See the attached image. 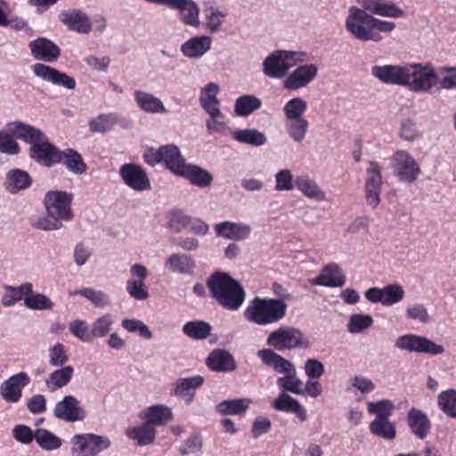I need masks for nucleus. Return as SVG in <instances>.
Listing matches in <instances>:
<instances>
[{
	"mask_svg": "<svg viewBox=\"0 0 456 456\" xmlns=\"http://www.w3.org/2000/svg\"><path fill=\"white\" fill-rule=\"evenodd\" d=\"M346 30L356 40L379 43L380 32L390 33L395 28L393 21L379 19L358 6H349L345 19Z\"/></svg>",
	"mask_w": 456,
	"mask_h": 456,
	"instance_id": "1",
	"label": "nucleus"
},
{
	"mask_svg": "<svg viewBox=\"0 0 456 456\" xmlns=\"http://www.w3.org/2000/svg\"><path fill=\"white\" fill-rule=\"evenodd\" d=\"M207 286L212 297L226 310L237 311L244 303V289L225 273H212L207 281Z\"/></svg>",
	"mask_w": 456,
	"mask_h": 456,
	"instance_id": "2",
	"label": "nucleus"
},
{
	"mask_svg": "<svg viewBox=\"0 0 456 456\" xmlns=\"http://www.w3.org/2000/svg\"><path fill=\"white\" fill-rule=\"evenodd\" d=\"M287 304L280 298L259 297L251 300L245 309V318L255 324L266 326L281 321L287 313Z\"/></svg>",
	"mask_w": 456,
	"mask_h": 456,
	"instance_id": "3",
	"label": "nucleus"
},
{
	"mask_svg": "<svg viewBox=\"0 0 456 456\" xmlns=\"http://www.w3.org/2000/svg\"><path fill=\"white\" fill-rule=\"evenodd\" d=\"M307 60L308 53L304 51L275 50L264 59L262 71L266 77L285 79L293 67Z\"/></svg>",
	"mask_w": 456,
	"mask_h": 456,
	"instance_id": "4",
	"label": "nucleus"
},
{
	"mask_svg": "<svg viewBox=\"0 0 456 456\" xmlns=\"http://www.w3.org/2000/svg\"><path fill=\"white\" fill-rule=\"evenodd\" d=\"M437 82V75L431 63L406 62L404 87L414 93L430 91Z\"/></svg>",
	"mask_w": 456,
	"mask_h": 456,
	"instance_id": "5",
	"label": "nucleus"
},
{
	"mask_svg": "<svg viewBox=\"0 0 456 456\" xmlns=\"http://www.w3.org/2000/svg\"><path fill=\"white\" fill-rule=\"evenodd\" d=\"M266 345L278 352L294 349H307L311 343L307 336L297 328L281 326L270 332Z\"/></svg>",
	"mask_w": 456,
	"mask_h": 456,
	"instance_id": "6",
	"label": "nucleus"
},
{
	"mask_svg": "<svg viewBox=\"0 0 456 456\" xmlns=\"http://www.w3.org/2000/svg\"><path fill=\"white\" fill-rule=\"evenodd\" d=\"M71 202L72 195L62 191H50L44 200L46 213L60 222H69L73 218Z\"/></svg>",
	"mask_w": 456,
	"mask_h": 456,
	"instance_id": "7",
	"label": "nucleus"
},
{
	"mask_svg": "<svg viewBox=\"0 0 456 456\" xmlns=\"http://www.w3.org/2000/svg\"><path fill=\"white\" fill-rule=\"evenodd\" d=\"M71 443V452L75 456H96L110 446V440L107 436L94 434L75 435Z\"/></svg>",
	"mask_w": 456,
	"mask_h": 456,
	"instance_id": "8",
	"label": "nucleus"
},
{
	"mask_svg": "<svg viewBox=\"0 0 456 456\" xmlns=\"http://www.w3.org/2000/svg\"><path fill=\"white\" fill-rule=\"evenodd\" d=\"M148 4H154L176 10L180 20L186 26L197 28L200 26V7L193 0H143Z\"/></svg>",
	"mask_w": 456,
	"mask_h": 456,
	"instance_id": "9",
	"label": "nucleus"
},
{
	"mask_svg": "<svg viewBox=\"0 0 456 456\" xmlns=\"http://www.w3.org/2000/svg\"><path fill=\"white\" fill-rule=\"evenodd\" d=\"M391 161L394 174L401 182L411 183L420 174L419 164L406 151H397Z\"/></svg>",
	"mask_w": 456,
	"mask_h": 456,
	"instance_id": "10",
	"label": "nucleus"
},
{
	"mask_svg": "<svg viewBox=\"0 0 456 456\" xmlns=\"http://www.w3.org/2000/svg\"><path fill=\"white\" fill-rule=\"evenodd\" d=\"M395 346L401 350L431 355L441 354L444 351L443 346L436 344L425 337L414 334H406L398 337Z\"/></svg>",
	"mask_w": 456,
	"mask_h": 456,
	"instance_id": "11",
	"label": "nucleus"
},
{
	"mask_svg": "<svg viewBox=\"0 0 456 456\" xmlns=\"http://www.w3.org/2000/svg\"><path fill=\"white\" fill-rule=\"evenodd\" d=\"M53 412L56 419L67 423L83 421L86 417V411L80 401L72 395H64L58 401Z\"/></svg>",
	"mask_w": 456,
	"mask_h": 456,
	"instance_id": "12",
	"label": "nucleus"
},
{
	"mask_svg": "<svg viewBox=\"0 0 456 456\" xmlns=\"http://www.w3.org/2000/svg\"><path fill=\"white\" fill-rule=\"evenodd\" d=\"M365 298L372 304L391 306L400 303L405 296L403 288L398 283H391L383 288L372 287L366 290Z\"/></svg>",
	"mask_w": 456,
	"mask_h": 456,
	"instance_id": "13",
	"label": "nucleus"
},
{
	"mask_svg": "<svg viewBox=\"0 0 456 456\" xmlns=\"http://www.w3.org/2000/svg\"><path fill=\"white\" fill-rule=\"evenodd\" d=\"M319 67L314 63L298 65L292 72L288 73L283 80V87L289 91H297L306 87L317 77Z\"/></svg>",
	"mask_w": 456,
	"mask_h": 456,
	"instance_id": "14",
	"label": "nucleus"
},
{
	"mask_svg": "<svg viewBox=\"0 0 456 456\" xmlns=\"http://www.w3.org/2000/svg\"><path fill=\"white\" fill-rule=\"evenodd\" d=\"M119 175L123 183L135 191H149L151 181L146 171L134 163L124 164L119 168Z\"/></svg>",
	"mask_w": 456,
	"mask_h": 456,
	"instance_id": "15",
	"label": "nucleus"
},
{
	"mask_svg": "<svg viewBox=\"0 0 456 456\" xmlns=\"http://www.w3.org/2000/svg\"><path fill=\"white\" fill-rule=\"evenodd\" d=\"M132 278L126 281V290L134 299L145 300L149 297L145 280L148 277L147 268L141 264H134L130 267Z\"/></svg>",
	"mask_w": 456,
	"mask_h": 456,
	"instance_id": "16",
	"label": "nucleus"
},
{
	"mask_svg": "<svg viewBox=\"0 0 456 456\" xmlns=\"http://www.w3.org/2000/svg\"><path fill=\"white\" fill-rule=\"evenodd\" d=\"M405 69L406 63L375 65L371 68L370 74L383 84L404 87Z\"/></svg>",
	"mask_w": 456,
	"mask_h": 456,
	"instance_id": "17",
	"label": "nucleus"
},
{
	"mask_svg": "<svg viewBox=\"0 0 456 456\" xmlns=\"http://www.w3.org/2000/svg\"><path fill=\"white\" fill-rule=\"evenodd\" d=\"M29 382L30 378L26 372L14 374L0 385V395L5 402L16 403L22 396V389Z\"/></svg>",
	"mask_w": 456,
	"mask_h": 456,
	"instance_id": "18",
	"label": "nucleus"
},
{
	"mask_svg": "<svg viewBox=\"0 0 456 456\" xmlns=\"http://www.w3.org/2000/svg\"><path fill=\"white\" fill-rule=\"evenodd\" d=\"M216 235L225 240L242 241L250 238L252 227L244 222L223 221L214 226Z\"/></svg>",
	"mask_w": 456,
	"mask_h": 456,
	"instance_id": "19",
	"label": "nucleus"
},
{
	"mask_svg": "<svg viewBox=\"0 0 456 456\" xmlns=\"http://www.w3.org/2000/svg\"><path fill=\"white\" fill-rule=\"evenodd\" d=\"M32 70L37 77L43 80L68 90H74L77 86V82L74 77L45 64H34Z\"/></svg>",
	"mask_w": 456,
	"mask_h": 456,
	"instance_id": "20",
	"label": "nucleus"
},
{
	"mask_svg": "<svg viewBox=\"0 0 456 456\" xmlns=\"http://www.w3.org/2000/svg\"><path fill=\"white\" fill-rule=\"evenodd\" d=\"M346 281V278L342 268L336 263H330L322 268L319 275L311 280L310 283L314 286L340 288Z\"/></svg>",
	"mask_w": 456,
	"mask_h": 456,
	"instance_id": "21",
	"label": "nucleus"
},
{
	"mask_svg": "<svg viewBox=\"0 0 456 456\" xmlns=\"http://www.w3.org/2000/svg\"><path fill=\"white\" fill-rule=\"evenodd\" d=\"M358 3L361 4L360 7L362 10H365L366 12L370 13L375 16H381L387 18H403L404 16V11L393 2H388L385 0H358Z\"/></svg>",
	"mask_w": 456,
	"mask_h": 456,
	"instance_id": "22",
	"label": "nucleus"
},
{
	"mask_svg": "<svg viewBox=\"0 0 456 456\" xmlns=\"http://www.w3.org/2000/svg\"><path fill=\"white\" fill-rule=\"evenodd\" d=\"M60 152L61 151L52 144L45 135L43 140L30 146L29 156L32 159L44 166L52 167L58 163Z\"/></svg>",
	"mask_w": 456,
	"mask_h": 456,
	"instance_id": "23",
	"label": "nucleus"
},
{
	"mask_svg": "<svg viewBox=\"0 0 456 456\" xmlns=\"http://www.w3.org/2000/svg\"><path fill=\"white\" fill-rule=\"evenodd\" d=\"M59 20L69 29L80 34H88L92 30L89 17L81 10L71 9L63 11L59 15Z\"/></svg>",
	"mask_w": 456,
	"mask_h": 456,
	"instance_id": "24",
	"label": "nucleus"
},
{
	"mask_svg": "<svg viewBox=\"0 0 456 456\" xmlns=\"http://www.w3.org/2000/svg\"><path fill=\"white\" fill-rule=\"evenodd\" d=\"M204 383V378L200 375L183 378L174 383L171 392L173 395L182 398L186 404L192 403L196 390Z\"/></svg>",
	"mask_w": 456,
	"mask_h": 456,
	"instance_id": "25",
	"label": "nucleus"
},
{
	"mask_svg": "<svg viewBox=\"0 0 456 456\" xmlns=\"http://www.w3.org/2000/svg\"><path fill=\"white\" fill-rule=\"evenodd\" d=\"M28 46L32 56L39 61L53 62L61 54L59 46L45 37L32 40Z\"/></svg>",
	"mask_w": 456,
	"mask_h": 456,
	"instance_id": "26",
	"label": "nucleus"
},
{
	"mask_svg": "<svg viewBox=\"0 0 456 456\" xmlns=\"http://www.w3.org/2000/svg\"><path fill=\"white\" fill-rule=\"evenodd\" d=\"M6 127L11 134L29 143L31 146L43 140L44 136H45L41 129L20 121L9 122Z\"/></svg>",
	"mask_w": 456,
	"mask_h": 456,
	"instance_id": "27",
	"label": "nucleus"
},
{
	"mask_svg": "<svg viewBox=\"0 0 456 456\" xmlns=\"http://www.w3.org/2000/svg\"><path fill=\"white\" fill-rule=\"evenodd\" d=\"M212 38L209 36H195L182 44L180 50L184 57L200 59L211 48Z\"/></svg>",
	"mask_w": 456,
	"mask_h": 456,
	"instance_id": "28",
	"label": "nucleus"
},
{
	"mask_svg": "<svg viewBox=\"0 0 456 456\" xmlns=\"http://www.w3.org/2000/svg\"><path fill=\"white\" fill-rule=\"evenodd\" d=\"M407 423L411 431L420 440L425 439L431 429V421L428 415L414 407L407 413Z\"/></svg>",
	"mask_w": 456,
	"mask_h": 456,
	"instance_id": "29",
	"label": "nucleus"
},
{
	"mask_svg": "<svg viewBox=\"0 0 456 456\" xmlns=\"http://www.w3.org/2000/svg\"><path fill=\"white\" fill-rule=\"evenodd\" d=\"M134 98L137 107L149 114H166L167 112L160 98L142 90H135Z\"/></svg>",
	"mask_w": 456,
	"mask_h": 456,
	"instance_id": "30",
	"label": "nucleus"
},
{
	"mask_svg": "<svg viewBox=\"0 0 456 456\" xmlns=\"http://www.w3.org/2000/svg\"><path fill=\"white\" fill-rule=\"evenodd\" d=\"M32 184V178L29 174L20 168L10 169L5 174L4 188L11 194H16L20 191L29 188Z\"/></svg>",
	"mask_w": 456,
	"mask_h": 456,
	"instance_id": "31",
	"label": "nucleus"
},
{
	"mask_svg": "<svg viewBox=\"0 0 456 456\" xmlns=\"http://www.w3.org/2000/svg\"><path fill=\"white\" fill-rule=\"evenodd\" d=\"M162 163L174 175H179L187 165L180 149L175 144L161 146Z\"/></svg>",
	"mask_w": 456,
	"mask_h": 456,
	"instance_id": "32",
	"label": "nucleus"
},
{
	"mask_svg": "<svg viewBox=\"0 0 456 456\" xmlns=\"http://www.w3.org/2000/svg\"><path fill=\"white\" fill-rule=\"evenodd\" d=\"M139 418L155 428L165 426L170 422L173 419V413L169 407L163 404H155L141 411Z\"/></svg>",
	"mask_w": 456,
	"mask_h": 456,
	"instance_id": "33",
	"label": "nucleus"
},
{
	"mask_svg": "<svg viewBox=\"0 0 456 456\" xmlns=\"http://www.w3.org/2000/svg\"><path fill=\"white\" fill-rule=\"evenodd\" d=\"M257 356L260 358L264 364L273 368L275 372L280 374L285 375L296 369L290 361L285 359L269 348L259 350L257 352Z\"/></svg>",
	"mask_w": 456,
	"mask_h": 456,
	"instance_id": "34",
	"label": "nucleus"
},
{
	"mask_svg": "<svg viewBox=\"0 0 456 456\" xmlns=\"http://www.w3.org/2000/svg\"><path fill=\"white\" fill-rule=\"evenodd\" d=\"M272 406L276 411L295 414L300 421L307 419L305 408L297 399L291 397L285 392H281L277 398L273 400Z\"/></svg>",
	"mask_w": 456,
	"mask_h": 456,
	"instance_id": "35",
	"label": "nucleus"
},
{
	"mask_svg": "<svg viewBox=\"0 0 456 456\" xmlns=\"http://www.w3.org/2000/svg\"><path fill=\"white\" fill-rule=\"evenodd\" d=\"M178 176L185 178L191 184L200 188L209 187L214 180L213 175L208 170L191 163H187Z\"/></svg>",
	"mask_w": 456,
	"mask_h": 456,
	"instance_id": "36",
	"label": "nucleus"
},
{
	"mask_svg": "<svg viewBox=\"0 0 456 456\" xmlns=\"http://www.w3.org/2000/svg\"><path fill=\"white\" fill-rule=\"evenodd\" d=\"M165 267L174 273L190 275L193 273L196 263L190 255L173 253L166 259Z\"/></svg>",
	"mask_w": 456,
	"mask_h": 456,
	"instance_id": "37",
	"label": "nucleus"
},
{
	"mask_svg": "<svg viewBox=\"0 0 456 456\" xmlns=\"http://www.w3.org/2000/svg\"><path fill=\"white\" fill-rule=\"evenodd\" d=\"M209 369L219 372H230L236 369V363L232 354L224 349L213 350L207 358Z\"/></svg>",
	"mask_w": 456,
	"mask_h": 456,
	"instance_id": "38",
	"label": "nucleus"
},
{
	"mask_svg": "<svg viewBox=\"0 0 456 456\" xmlns=\"http://www.w3.org/2000/svg\"><path fill=\"white\" fill-rule=\"evenodd\" d=\"M75 369L72 365L55 368L45 379L47 388L53 392L68 386L72 380Z\"/></svg>",
	"mask_w": 456,
	"mask_h": 456,
	"instance_id": "39",
	"label": "nucleus"
},
{
	"mask_svg": "<svg viewBox=\"0 0 456 456\" xmlns=\"http://www.w3.org/2000/svg\"><path fill=\"white\" fill-rule=\"evenodd\" d=\"M58 163L63 164L70 173L75 175H82L87 170V166L84 162L82 156L72 149L61 151Z\"/></svg>",
	"mask_w": 456,
	"mask_h": 456,
	"instance_id": "40",
	"label": "nucleus"
},
{
	"mask_svg": "<svg viewBox=\"0 0 456 456\" xmlns=\"http://www.w3.org/2000/svg\"><path fill=\"white\" fill-rule=\"evenodd\" d=\"M296 188L305 197L322 201L326 200V193L319 185L307 175L296 177Z\"/></svg>",
	"mask_w": 456,
	"mask_h": 456,
	"instance_id": "41",
	"label": "nucleus"
},
{
	"mask_svg": "<svg viewBox=\"0 0 456 456\" xmlns=\"http://www.w3.org/2000/svg\"><path fill=\"white\" fill-rule=\"evenodd\" d=\"M262 107V100L254 94L238 97L234 103V114L237 117H248Z\"/></svg>",
	"mask_w": 456,
	"mask_h": 456,
	"instance_id": "42",
	"label": "nucleus"
},
{
	"mask_svg": "<svg viewBox=\"0 0 456 456\" xmlns=\"http://www.w3.org/2000/svg\"><path fill=\"white\" fill-rule=\"evenodd\" d=\"M219 91V86L214 82L208 83L200 89L199 101L204 111L220 109V101L217 98Z\"/></svg>",
	"mask_w": 456,
	"mask_h": 456,
	"instance_id": "43",
	"label": "nucleus"
},
{
	"mask_svg": "<svg viewBox=\"0 0 456 456\" xmlns=\"http://www.w3.org/2000/svg\"><path fill=\"white\" fill-rule=\"evenodd\" d=\"M126 435L132 440L136 441L139 445H148L154 442L156 429L150 423L145 422L142 425L128 428Z\"/></svg>",
	"mask_w": 456,
	"mask_h": 456,
	"instance_id": "44",
	"label": "nucleus"
},
{
	"mask_svg": "<svg viewBox=\"0 0 456 456\" xmlns=\"http://www.w3.org/2000/svg\"><path fill=\"white\" fill-rule=\"evenodd\" d=\"M251 403L249 398L224 400L219 403L216 409L223 415H240L249 408Z\"/></svg>",
	"mask_w": 456,
	"mask_h": 456,
	"instance_id": "45",
	"label": "nucleus"
},
{
	"mask_svg": "<svg viewBox=\"0 0 456 456\" xmlns=\"http://www.w3.org/2000/svg\"><path fill=\"white\" fill-rule=\"evenodd\" d=\"M24 305L27 308L35 311L52 310L54 303L43 293L34 292L33 284L30 282V292L27 293L24 298Z\"/></svg>",
	"mask_w": 456,
	"mask_h": 456,
	"instance_id": "46",
	"label": "nucleus"
},
{
	"mask_svg": "<svg viewBox=\"0 0 456 456\" xmlns=\"http://www.w3.org/2000/svg\"><path fill=\"white\" fill-rule=\"evenodd\" d=\"M4 289V294L1 303L4 306L10 307L21 299L24 300L27 293L30 292V282H24L18 287L5 285Z\"/></svg>",
	"mask_w": 456,
	"mask_h": 456,
	"instance_id": "47",
	"label": "nucleus"
},
{
	"mask_svg": "<svg viewBox=\"0 0 456 456\" xmlns=\"http://www.w3.org/2000/svg\"><path fill=\"white\" fill-rule=\"evenodd\" d=\"M227 12L210 6L204 11V27L210 33L219 32L225 21Z\"/></svg>",
	"mask_w": 456,
	"mask_h": 456,
	"instance_id": "48",
	"label": "nucleus"
},
{
	"mask_svg": "<svg viewBox=\"0 0 456 456\" xmlns=\"http://www.w3.org/2000/svg\"><path fill=\"white\" fill-rule=\"evenodd\" d=\"M69 295H80L89 300L97 308H106L111 304V299L107 293L93 288H82L74 292H70Z\"/></svg>",
	"mask_w": 456,
	"mask_h": 456,
	"instance_id": "49",
	"label": "nucleus"
},
{
	"mask_svg": "<svg viewBox=\"0 0 456 456\" xmlns=\"http://www.w3.org/2000/svg\"><path fill=\"white\" fill-rule=\"evenodd\" d=\"M232 138L239 142L256 147L262 146L267 142V138L263 132L253 128L236 130L232 132Z\"/></svg>",
	"mask_w": 456,
	"mask_h": 456,
	"instance_id": "50",
	"label": "nucleus"
},
{
	"mask_svg": "<svg viewBox=\"0 0 456 456\" xmlns=\"http://www.w3.org/2000/svg\"><path fill=\"white\" fill-rule=\"evenodd\" d=\"M35 441L41 449L49 452L58 450L62 445V440L45 428L36 429Z\"/></svg>",
	"mask_w": 456,
	"mask_h": 456,
	"instance_id": "51",
	"label": "nucleus"
},
{
	"mask_svg": "<svg viewBox=\"0 0 456 456\" xmlns=\"http://www.w3.org/2000/svg\"><path fill=\"white\" fill-rule=\"evenodd\" d=\"M370 431L386 440H394L396 436L395 423L389 419H373L370 424Z\"/></svg>",
	"mask_w": 456,
	"mask_h": 456,
	"instance_id": "52",
	"label": "nucleus"
},
{
	"mask_svg": "<svg viewBox=\"0 0 456 456\" xmlns=\"http://www.w3.org/2000/svg\"><path fill=\"white\" fill-rule=\"evenodd\" d=\"M211 330V325L203 321H191L183 326V332L187 337L196 340L207 338L210 335Z\"/></svg>",
	"mask_w": 456,
	"mask_h": 456,
	"instance_id": "53",
	"label": "nucleus"
},
{
	"mask_svg": "<svg viewBox=\"0 0 456 456\" xmlns=\"http://www.w3.org/2000/svg\"><path fill=\"white\" fill-rule=\"evenodd\" d=\"M276 384L282 392L303 395V381L297 376L296 369L282 377H279L276 380Z\"/></svg>",
	"mask_w": 456,
	"mask_h": 456,
	"instance_id": "54",
	"label": "nucleus"
},
{
	"mask_svg": "<svg viewBox=\"0 0 456 456\" xmlns=\"http://www.w3.org/2000/svg\"><path fill=\"white\" fill-rule=\"evenodd\" d=\"M208 114L206 128L209 134H221L227 128V122L221 108L205 111Z\"/></svg>",
	"mask_w": 456,
	"mask_h": 456,
	"instance_id": "55",
	"label": "nucleus"
},
{
	"mask_svg": "<svg viewBox=\"0 0 456 456\" xmlns=\"http://www.w3.org/2000/svg\"><path fill=\"white\" fill-rule=\"evenodd\" d=\"M306 110L307 102L301 97L289 100L282 108L285 120L305 118L304 114Z\"/></svg>",
	"mask_w": 456,
	"mask_h": 456,
	"instance_id": "56",
	"label": "nucleus"
},
{
	"mask_svg": "<svg viewBox=\"0 0 456 456\" xmlns=\"http://www.w3.org/2000/svg\"><path fill=\"white\" fill-rule=\"evenodd\" d=\"M309 123L305 118L285 120V128L289 137L296 142H301L308 131Z\"/></svg>",
	"mask_w": 456,
	"mask_h": 456,
	"instance_id": "57",
	"label": "nucleus"
},
{
	"mask_svg": "<svg viewBox=\"0 0 456 456\" xmlns=\"http://www.w3.org/2000/svg\"><path fill=\"white\" fill-rule=\"evenodd\" d=\"M69 361L68 349L62 343L57 342L48 348V363L51 367L67 366Z\"/></svg>",
	"mask_w": 456,
	"mask_h": 456,
	"instance_id": "58",
	"label": "nucleus"
},
{
	"mask_svg": "<svg viewBox=\"0 0 456 456\" xmlns=\"http://www.w3.org/2000/svg\"><path fill=\"white\" fill-rule=\"evenodd\" d=\"M439 409L448 417L456 419V390L442 391L437 396Z\"/></svg>",
	"mask_w": 456,
	"mask_h": 456,
	"instance_id": "59",
	"label": "nucleus"
},
{
	"mask_svg": "<svg viewBox=\"0 0 456 456\" xmlns=\"http://www.w3.org/2000/svg\"><path fill=\"white\" fill-rule=\"evenodd\" d=\"M113 324L114 319L110 314H104L96 318L91 325L93 338H104L109 335Z\"/></svg>",
	"mask_w": 456,
	"mask_h": 456,
	"instance_id": "60",
	"label": "nucleus"
},
{
	"mask_svg": "<svg viewBox=\"0 0 456 456\" xmlns=\"http://www.w3.org/2000/svg\"><path fill=\"white\" fill-rule=\"evenodd\" d=\"M368 411L370 414H375L374 419H389L395 410V404L392 401L383 399L377 402H369L367 403Z\"/></svg>",
	"mask_w": 456,
	"mask_h": 456,
	"instance_id": "61",
	"label": "nucleus"
},
{
	"mask_svg": "<svg viewBox=\"0 0 456 456\" xmlns=\"http://www.w3.org/2000/svg\"><path fill=\"white\" fill-rule=\"evenodd\" d=\"M373 324V318L369 314H354L349 318L347 330L352 334H359Z\"/></svg>",
	"mask_w": 456,
	"mask_h": 456,
	"instance_id": "62",
	"label": "nucleus"
},
{
	"mask_svg": "<svg viewBox=\"0 0 456 456\" xmlns=\"http://www.w3.org/2000/svg\"><path fill=\"white\" fill-rule=\"evenodd\" d=\"M117 121V116L113 113L101 114L90 120L88 126L94 133H103L110 130Z\"/></svg>",
	"mask_w": 456,
	"mask_h": 456,
	"instance_id": "63",
	"label": "nucleus"
},
{
	"mask_svg": "<svg viewBox=\"0 0 456 456\" xmlns=\"http://www.w3.org/2000/svg\"><path fill=\"white\" fill-rule=\"evenodd\" d=\"M69 330L75 338L83 343H90L93 340L91 327L84 320L72 321L69 325Z\"/></svg>",
	"mask_w": 456,
	"mask_h": 456,
	"instance_id": "64",
	"label": "nucleus"
}]
</instances>
